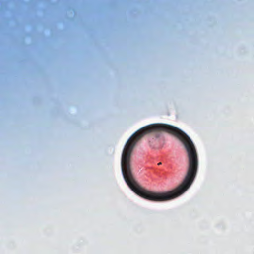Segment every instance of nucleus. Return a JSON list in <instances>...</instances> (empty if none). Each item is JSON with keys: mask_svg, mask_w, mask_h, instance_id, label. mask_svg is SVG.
Masks as SVG:
<instances>
[{"mask_svg": "<svg viewBox=\"0 0 254 254\" xmlns=\"http://www.w3.org/2000/svg\"><path fill=\"white\" fill-rule=\"evenodd\" d=\"M198 158L190 138L166 124L146 126L128 140L121 157L122 172L129 188L155 202L175 198L191 186Z\"/></svg>", "mask_w": 254, "mask_h": 254, "instance_id": "f257e3e1", "label": "nucleus"}, {"mask_svg": "<svg viewBox=\"0 0 254 254\" xmlns=\"http://www.w3.org/2000/svg\"><path fill=\"white\" fill-rule=\"evenodd\" d=\"M161 164V162H160V163H159L158 164V165H160Z\"/></svg>", "mask_w": 254, "mask_h": 254, "instance_id": "f03ea898", "label": "nucleus"}]
</instances>
